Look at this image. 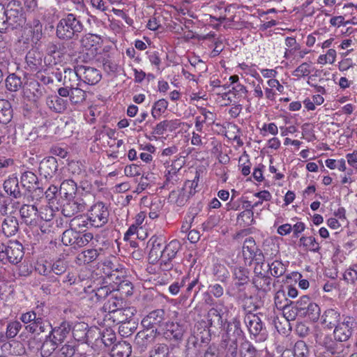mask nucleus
<instances>
[{
    "label": "nucleus",
    "instance_id": "f257e3e1",
    "mask_svg": "<svg viewBox=\"0 0 357 357\" xmlns=\"http://www.w3.org/2000/svg\"><path fill=\"white\" fill-rule=\"evenodd\" d=\"M25 22L23 8L19 0H6L0 3V32L15 29Z\"/></svg>",
    "mask_w": 357,
    "mask_h": 357
},
{
    "label": "nucleus",
    "instance_id": "f03ea898",
    "mask_svg": "<svg viewBox=\"0 0 357 357\" xmlns=\"http://www.w3.org/2000/svg\"><path fill=\"white\" fill-rule=\"evenodd\" d=\"M84 29L82 22L75 15L68 13L61 18L56 26V36L63 40H70L77 37Z\"/></svg>",
    "mask_w": 357,
    "mask_h": 357
},
{
    "label": "nucleus",
    "instance_id": "7ed1b4c3",
    "mask_svg": "<svg viewBox=\"0 0 357 357\" xmlns=\"http://www.w3.org/2000/svg\"><path fill=\"white\" fill-rule=\"evenodd\" d=\"M231 273L234 283L226 290L227 294L238 298L248 297L245 290L250 282V271L244 266H236L232 268Z\"/></svg>",
    "mask_w": 357,
    "mask_h": 357
},
{
    "label": "nucleus",
    "instance_id": "20e7f679",
    "mask_svg": "<svg viewBox=\"0 0 357 357\" xmlns=\"http://www.w3.org/2000/svg\"><path fill=\"white\" fill-rule=\"evenodd\" d=\"M210 340L211 333L208 328L204 327L197 334L194 331L193 333L187 340L185 351L186 356L193 357L199 356L201 354L202 344H207Z\"/></svg>",
    "mask_w": 357,
    "mask_h": 357
},
{
    "label": "nucleus",
    "instance_id": "39448f33",
    "mask_svg": "<svg viewBox=\"0 0 357 357\" xmlns=\"http://www.w3.org/2000/svg\"><path fill=\"white\" fill-rule=\"evenodd\" d=\"M0 260L17 264L21 261L24 257L22 245L17 241H9L7 245L1 244L0 250Z\"/></svg>",
    "mask_w": 357,
    "mask_h": 357
},
{
    "label": "nucleus",
    "instance_id": "423d86ee",
    "mask_svg": "<svg viewBox=\"0 0 357 357\" xmlns=\"http://www.w3.org/2000/svg\"><path fill=\"white\" fill-rule=\"evenodd\" d=\"M73 338L82 343L91 344L93 343V339L99 335V329L96 327L89 328L88 324L84 322L76 323L71 331Z\"/></svg>",
    "mask_w": 357,
    "mask_h": 357
},
{
    "label": "nucleus",
    "instance_id": "0eeeda50",
    "mask_svg": "<svg viewBox=\"0 0 357 357\" xmlns=\"http://www.w3.org/2000/svg\"><path fill=\"white\" fill-rule=\"evenodd\" d=\"M181 248V245L180 242L176 239L165 244L159 260L160 267L162 271H167L173 268L174 259L176 258Z\"/></svg>",
    "mask_w": 357,
    "mask_h": 357
},
{
    "label": "nucleus",
    "instance_id": "6e6552de",
    "mask_svg": "<svg viewBox=\"0 0 357 357\" xmlns=\"http://www.w3.org/2000/svg\"><path fill=\"white\" fill-rule=\"evenodd\" d=\"M93 238L91 233L81 234L73 229L63 231L61 241L65 245H70L74 248H79L86 245Z\"/></svg>",
    "mask_w": 357,
    "mask_h": 357
},
{
    "label": "nucleus",
    "instance_id": "1a4fd4ad",
    "mask_svg": "<svg viewBox=\"0 0 357 357\" xmlns=\"http://www.w3.org/2000/svg\"><path fill=\"white\" fill-rule=\"evenodd\" d=\"M242 253L245 265L250 266L254 261L258 264H263L264 255L252 237L247 238L244 241Z\"/></svg>",
    "mask_w": 357,
    "mask_h": 357
},
{
    "label": "nucleus",
    "instance_id": "9d476101",
    "mask_svg": "<svg viewBox=\"0 0 357 357\" xmlns=\"http://www.w3.org/2000/svg\"><path fill=\"white\" fill-rule=\"evenodd\" d=\"M244 322L250 335L258 337L259 341H264L268 335L266 328L257 314L247 313L244 317Z\"/></svg>",
    "mask_w": 357,
    "mask_h": 357
},
{
    "label": "nucleus",
    "instance_id": "9b49d317",
    "mask_svg": "<svg viewBox=\"0 0 357 357\" xmlns=\"http://www.w3.org/2000/svg\"><path fill=\"white\" fill-rule=\"evenodd\" d=\"M356 324L354 317L343 316L342 320L334 328L333 335L335 340L341 343L347 342L352 335Z\"/></svg>",
    "mask_w": 357,
    "mask_h": 357
},
{
    "label": "nucleus",
    "instance_id": "f8f14e48",
    "mask_svg": "<svg viewBox=\"0 0 357 357\" xmlns=\"http://www.w3.org/2000/svg\"><path fill=\"white\" fill-rule=\"evenodd\" d=\"M158 329L145 328L137 333L135 338V345L140 354L145 351L147 347L155 342L157 335H160Z\"/></svg>",
    "mask_w": 357,
    "mask_h": 357
},
{
    "label": "nucleus",
    "instance_id": "ddd939ff",
    "mask_svg": "<svg viewBox=\"0 0 357 357\" xmlns=\"http://www.w3.org/2000/svg\"><path fill=\"white\" fill-rule=\"evenodd\" d=\"M229 312L228 307L222 301L216 303L215 307H212L207 314L208 325L210 327L214 326L217 319V324L222 327L226 324L227 317Z\"/></svg>",
    "mask_w": 357,
    "mask_h": 357
},
{
    "label": "nucleus",
    "instance_id": "4468645a",
    "mask_svg": "<svg viewBox=\"0 0 357 357\" xmlns=\"http://www.w3.org/2000/svg\"><path fill=\"white\" fill-rule=\"evenodd\" d=\"M109 211L102 203H97L91 207L89 219L91 225L95 227H100L108 222Z\"/></svg>",
    "mask_w": 357,
    "mask_h": 357
},
{
    "label": "nucleus",
    "instance_id": "2eb2a0df",
    "mask_svg": "<svg viewBox=\"0 0 357 357\" xmlns=\"http://www.w3.org/2000/svg\"><path fill=\"white\" fill-rule=\"evenodd\" d=\"M165 312L162 309H157L150 312L142 320V325L145 328L162 329L165 321Z\"/></svg>",
    "mask_w": 357,
    "mask_h": 357
},
{
    "label": "nucleus",
    "instance_id": "dca6fc26",
    "mask_svg": "<svg viewBox=\"0 0 357 357\" xmlns=\"http://www.w3.org/2000/svg\"><path fill=\"white\" fill-rule=\"evenodd\" d=\"M185 330V326L183 324L177 322H168L160 330V334H162L166 340L180 342L183 340Z\"/></svg>",
    "mask_w": 357,
    "mask_h": 357
},
{
    "label": "nucleus",
    "instance_id": "f3484780",
    "mask_svg": "<svg viewBox=\"0 0 357 357\" xmlns=\"http://www.w3.org/2000/svg\"><path fill=\"white\" fill-rule=\"evenodd\" d=\"M165 238L162 236H153L148 242L151 248L149 253V261L151 264L159 261L163 248L165 245Z\"/></svg>",
    "mask_w": 357,
    "mask_h": 357
},
{
    "label": "nucleus",
    "instance_id": "a211bd4d",
    "mask_svg": "<svg viewBox=\"0 0 357 357\" xmlns=\"http://www.w3.org/2000/svg\"><path fill=\"white\" fill-rule=\"evenodd\" d=\"M81 86L82 84H76V86L69 89L59 88L57 92L62 97H68L72 105H79L82 103L86 98V91Z\"/></svg>",
    "mask_w": 357,
    "mask_h": 357
},
{
    "label": "nucleus",
    "instance_id": "6ab92c4d",
    "mask_svg": "<svg viewBox=\"0 0 357 357\" xmlns=\"http://www.w3.org/2000/svg\"><path fill=\"white\" fill-rule=\"evenodd\" d=\"M78 72L81 82L94 85L101 79V74L98 69L86 65L78 64Z\"/></svg>",
    "mask_w": 357,
    "mask_h": 357
},
{
    "label": "nucleus",
    "instance_id": "aec40b11",
    "mask_svg": "<svg viewBox=\"0 0 357 357\" xmlns=\"http://www.w3.org/2000/svg\"><path fill=\"white\" fill-rule=\"evenodd\" d=\"M86 208V204L82 198L71 197L66 199V202L62 206V214L70 218L79 212L84 211Z\"/></svg>",
    "mask_w": 357,
    "mask_h": 357
},
{
    "label": "nucleus",
    "instance_id": "412c9836",
    "mask_svg": "<svg viewBox=\"0 0 357 357\" xmlns=\"http://www.w3.org/2000/svg\"><path fill=\"white\" fill-rule=\"evenodd\" d=\"M36 310L38 311L37 317L33 322L26 326V329L31 333L38 335L46 331L50 332L52 325L49 321L43 319L41 307L38 305Z\"/></svg>",
    "mask_w": 357,
    "mask_h": 357
},
{
    "label": "nucleus",
    "instance_id": "4be33fe9",
    "mask_svg": "<svg viewBox=\"0 0 357 357\" xmlns=\"http://www.w3.org/2000/svg\"><path fill=\"white\" fill-rule=\"evenodd\" d=\"M65 97L58 95H51L47 97L45 103L47 107L56 114L64 113L68 107V100Z\"/></svg>",
    "mask_w": 357,
    "mask_h": 357
},
{
    "label": "nucleus",
    "instance_id": "5701e85b",
    "mask_svg": "<svg viewBox=\"0 0 357 357\" xmlns=\"http://www.w3.org/2000/svg\"><path fill=\"white\" fill-rule=\"evenodd\" d=\"M70 331L71 324L69 322L63 321L58 326L54 328L51 326L48 335L59 345L64 342Z\"/></svg>",
    "mask_w": 357,
    "mask_h": 357
},
{
    "label": "nucleus",
    "instance_id": "b1692460",
    "mask_svg": "<svg viewBox=\"0 0 357 357\" xmlns=\"http://www.w3.org/2000/svg\"><path fill=\"white\" fill-rule=\"evenodd\" d=\"M23 90L28 98L36 101L43 96L44 87L37 80L30 79L24 84Z\"/></svg>",
    "mask_w": 357,
    "mask_h": 357
},
{
    "label": "nucleus",
    "instance_id": "393cba45",
    "mask_svg": "<svg viewBox=\"0 0 357 357\" xmlns=\"http://www.w3.org/2000/svg\"><path fill=\"white\" fill-rule=\"evenodd\" d=\"M134 314L130 308H121L112 313H107L105 315L104 320L112 322L114 324H121L127 321Z\"/></svg>",
    "mask_w": 357,
    "mask_h": 357
},
{
    "label": "nucleus",
    "instance_id": "a878e982",
    "mask_svg": "<svg viewBox=\"0 0 357 357\" xmlns=\"http://www.w3.org/2000/svg\"><path fill=\"white\" fill-rule=\"evenodd\" d=\"M254 272L255 275L252 278V284L255 287L263 292L270 291L271 289V278L263 274L261 272H257V267L255 268Z\"/></svg>",
    "mask_w": 357,
    "mask_h": 357
},
{
    "label": "nucleus",
    "instance_id": "bb28decb",
    "mask_svg": "<svg viewBox=\"0 0 357 357\" xmlns=\"http://www.w3.org/2000/svg\"><path fill=\"white\" fill-rule=\"evenodd\" d=\"M243 331L241 328V321L237 317L234 318L231 321L227 322L225 333L222 335V340H232L237 341V338L241 337Z\"/></svg>",
    "mask_w": 357,
    "mask_h": 357
},
{
    "label": "nucleus",
    "instance_id": "cd10ccee",
    "mask_svg": "<svg viewBox=\"0 0 357 357\" xmlns=\"http://www.w3.org/2000/svg\"><path fill=\"white\" fill-rule=\"evenodd\" d=\"M340 312L333 308L325 310L321 316V324L328 329L335 328L342 320Z\"/></svg>",
    "mask_w": 357,
    "mask_h": 357
},
{
    "label": "nucleus",
    "instance_id": "c85d7f7f",
    "mask_svg": "<svg viewBox=\"0 0 357 357\" xmlns=\"http://www.w3.org/2000/svg\"><path fill=\"white\" fill-rule=\"evenodd\" d=\"M78 72V64L76 65L74 69L65 68L63 72V88H71L77 85H81V79Z\"/></svg>",
    "mask_w": 357,
    "mask_h": 357
},
{
    "label": "nucleus",
    "instance_id": "c756f323",
    "mask_svg": "<svg viewBox=\"0 0 357 357\" xmlns=\"http://www.w3.org/2000/svg\"><path fill=\"white\" fill-rule=\"evenodd\" d=\"M116 340V334L114 331L110 328H105L102 332L99 330V335L93 339V343L100 347L103 344L105 347H108L112 345Z\"/></svg>",
    "mask_w": 357,
    "mask_h": 357
},
{
    "label": "nucleus",
    "instance_id": "7c9ffc66",
    "mask_svg": "<svg viewBox=\"0 0 357 357\" xmlns=\"http://www.w3.org/2000/svg\"><path fill=\"white\" fill-rule=\"evenodd\" d=\"M102 250L88 249L79 253L76 257V263L79 265L88 264L96 260Z\"/></svg>",
    "mask_w": 357,
    "mask_h": 357
},
{
    "label": "nucleus",
    "instance_id": "2f4dec72",
    "mask_svg": "<svg viewBox=\"0 0 357 357\" xmlns=\"http://www.w3.org/2000/svg\"><path fill=\"white\" fill-rule=\"evenodd\" d=\"M132 353V347L126 341H120L114 344L110 351L111 357H129Z\"/></svg>",
    "mask_w": 357,
    "mask_h": 357
},
{
    "label": "nucleus",
    "instance_id": "473e14b6",
    "mask_svg": "<svg viewBox=\"0 0 357 357\" xmlns=\"http://www.w3.org/2000/svg\"><path fill=\"white\" fill-rule=\"evenodd\" d=\"M26 62L31 71H36L42 67V55L36 50H29L26 55Z\"/></svg>",
    "mask_w": 357,
    "mask_h": 357
},
{
    "label": "nucleus",
    "instance_id": "72a5a7b5",
    "mask_svg": "<svg viewBox=\"0 0 357 357\" xmlns=\"http://www.w3.org/2000/svg\"><path fill=\"white\" fill-rule=\"evenodd\" d=\"M181 123L178 119L165 120L158 123L153 128V133L158 135H162L165 131H174L178 128Z\"/></svg>",
    "mask_w": 357,
    "mask_h": 357
},
{
    "label": "nucleus",
    "instance_id": "f704fd0d",
    "mask_svg": "<svg viewBox=\"0 0 357 357\" xmlns=\"http://www.w3.org/2000/svg\"><path fill=\"white\" fill-rule=\"evenodd\" d=\"M58 163L54 157H49L43 159L40 164L39 169L45 177L52 176L57 171Z\"/></svg>",
    "mask_w": 357,
    "mask_h": 357
},
{
    "label": "nucleus",
    "instance_id": "c9c22d12",
    "mask_svg": "<svg viewBox=\"0 0 357 357\" xmlns=\"http://www.w3.org/2000/svg\"><path fill=\"white\" fill-rule=\"evenodd\" d=\"M18 229V220L14 216H7L2 222V231L6 236H14Z\"/></svg>",
    "mask_w": 357,
    "mask_h": 357
},
{
    "label": "nucleus",
    "instance_id": "e433bc0d",
    "mask_svg": "<svg viewBox=\"0 0 357 357\" xmlns=\"http://www.w3.org/2000/svg\"><path fill=\"white\" fill-rule=\"evenodd\" d=\"M322 344L331 354H342L345 349L344 345L342 343L335 340H332L328 335L324 337Z\"/></svg>",
    "mask_w": 357,
    "mask_h": 357
},
{
    "label": "nucleus",
    "instance_id": "4c0bfd02",
    "mask_svg": "<svg viewBox=\"0 0 357 357\" xmlns=\"http://www.w3.org/2000/svg\"><path fill=\"white\" fill-rule=\"evenodd\" d=\"M3 188L5 191L14 198H19L22 193L19 187V181L16 176L9 177L4 181Z\"/></svg>",
    "mask_w": 357,
    "mask_h": 357
},
{
    "label": "nucleus",
    "instance_id": "58836bf2",
    "mask_svg": "<svg viewBox=\"0 0 357 357\" xmlns=\"http://www.w3.org/2000/svg\"><path fill=\"white\" fill-rule=\"evenodd\" d=\"M21 184L23 188L28 191L32 189H40L38 185V178L35 174L31 172H25L21 176Z\"/></svg>",
    "mask_w": 357,
    "mask_h": 357
},
{
    "label": "nucleus",
    "instance_id": "ea45409f",
    "mask_svg": "<svg viewBox=\"0 0 357 357\" xmlns=\"http://www.w3.org/2000/svg\"><path fill=\"white\" fill-rule=\"evenodd\" d=\"M101 42L100 36L92 33H87L83 36L80 40L81 46L85 50H90L99 45Z\"/></svg>",
    "mask_w": 357,
    "mask_h": 357
},
{
    "label": "nucleus",
    "instance_id": "a19ab883",
    "mask_svg": "<svg viewBox=\"0 0 357 357\" xmlns=\"http://www.w3.org/2000/svg\"><path fill=\"white\" fill-rule=\"evenodd\" d=\"M321 309L319 306L311 301L300 317L306 318L311 321H317L320 317Z\"/></svg>",
    "mask_w": 357,
    "mask_h": 357
},
{
    "label": "nucleus",
    "instance_id": "79ce46f5",
    "mask_svg": "<svg viewBox=\"0 0 357 357\" xmlns=\"http://www.w3.org/2000/svg\"><path fill=\"white\" fill-rule=\"evenodd\" d=\"M13 116V110L10 103L4 99L0 100V123H8Z\"/></svg>",
    "mask_w": 357,
    "mask_h": 357
},
{
    "label": "nucleus",
    "instance_id": "37998d69",
    "mask_svg": "<svg viewBox=\"0 0 357 357\" xmlns=\"http://www.w3.org/2000/svg\"><path fill=\"white\" fill-rule=\"evenodd\" d=\"M77 190V184L72 179H68L63 181L59 188V193L63 195L66 199L73 197V195L75 194Z\"/></svg>",
    "mask_w": 357,
    "mask_h": 357
},
{
    "label": "nucleus",
    "instance_id": "c03bdc74",
    "mask_svg": "<svg viewBox=\"0 0 357 357\" xmlns=\"http://www.w3.org/2000/svg\"><path fill=\"white\" fill-rule=\"evenodd\" d=\"M274 303L276 307L281 310L288 309V305H292L293 302L290 301L286 295L284 290L279 289L275 294Z\"/></svg>",
    "mask_w": 357,
    "mask_h": 357
},
{
    "label": "nucleus",
    "instance_id": "a18cd8bd",
    "mask_svg": "<svg viewBox=\"0 0 357 357\" xmlns=\"http://www.w3.org/2000/svg\"><path fill=\"white\" fill-rule=\"evenodd\" d=\"M221 348L224 349L223 354L225 357H236L238 344L237 341L232 340H222L220 345Z\"/></svg>",
    "mask_w": 357,
    "mask_h": 357
},
{
    "label": "nucleus",
    "instance_id": "49530a36",
    "mask_svg": "<svg viewBox=\"0 0 357 357\" xmlns=\"http://www.w3.org/2000/svg\"><path fill=\"white\" fill-rule=\"evenodd\" d=\"M299 245L313 252H318L321 248L319 243L312 236H302L299 240Z\"/></svg>",
    "mask_w": 357,
    "mask_h": 357
},
{
    "label": "nucleus",
    "instance_id": "de8ad7c7",
    "mask_svg": "<svg viewBox=\"0 0 357 357\" xmlns=\"http://www.w3.org/2000/svg\"><path fill=\"white\" fill-rule=\"evenodd\" d=\"M58 346L59 344L50 335H47L40 348L41 356L43 357H49Z\"/></svg>",
    "mask_w": 357,
    "mask_h": 357
},
{
    "label": "nucleus",
    "instance_id": "09e8293b",
    "mask_svg": "<svg viewBox=\"0 0 357 357\" xmlns=\"http://www.w3.org/2000/svg\"><path fill=\"white\" fill-rule=\"evenodd\" d=\"M123 301L116 296H112L104 304L102 309L107 313H112L123 308Z\"/></svg>",
    "mask_w": 357,
    "mask_h": 357
},
{
    "label": "nucleus",
    "instance_id": "8fccbe9b",
    "mask_svg": "<svg viewBox=\"0 0 357 357\" xmlns=\"http://www.w3.org/2000/svg\"><path fill=\"white\" fill-rule=\"evenodd\" d=\"M213 273L217 280L226 282L229 277V272L223 264H215L213 266Z\"/></svg>",
    "mask_w": 357,
    "mask_h": 357
},
{
    "label": "nucleus",
    "instance_id": "3c124183",
    "mask_svg": "<svg viewBox=\"0 0 357 357\" xmlns=\"http://www.w3.org/2000/svg\"><path fill=\"white\" fill-rule=\"evenodd\" d=\"M58 283L59 280L57 278L50 275L47 282L43 280L40 289L44 294L47 295L51 294L56 291V287L58 286Z\"/></svg>",
    "mask_w": 357,
    "mask_h": 357
},
{
    "label": "nucleus",
    "instance_id": "603ef678",
    "mask_svg": "<svg viewBox=\"0 0 357 357\" xmlns=\"http://www.w3.org/2000/svg\"><path fill=\"white\" fill-rule=\"evenodd\" d=\"M6 85L9 91H17L21 88L22 82L20 77L15 74H10L6 79Z\"/></svg>",
    "mask_w": 357,
    "mask_h": 357
},
{
    "label": "nucleus",
    "instance_id": "864d4df0",
    "mask_svg": "<svg viewBox=\"0 0 357 357\" xmlns=\"http://www.w3.org/2000/svg\"><path fill=\"white\" fill-rule=\"evenodd\" d=\"M168 107V102L165 99H160L156 101L152 108L151 115L154 119L160 116L161 113L165 112Z\"/></svg>",
    "mask_w": 357,
    "mask_h": 357
},
{
    "label": "nucleus",
    "instance_id": "5fc2aeb1",
    "mask_svg": "<svg viewBox=\"0 0 357 357\" xmlns=\"http://www.w3.org/2000/svg\"><path fill=\"white\" fill-rule=\"evenodd\" d=\"M168 347L165 344H158L149 351V357H168Z\"/></svg>",
    "mask_w": 357,
    "mask_h": 357
},
{
    "label": "nucleus",
    "instance_id": "6e6d98bb",
    "mask_svg": "<svg viewBox=\"0 0 357 357\" xmlns=\"http://www.w3.org/2000/svg\"><path fill=\"white\" fill-rule=\"evenodd\" d=\"M269 270L271 275L275 278L282 276L286 271L284 265L280 261L275 260L271 264H268Z\"/></svg>",
    "mask_w": 357,
    "mask_h": 357
},
{
    "label": "nucleus",
    "instance_id": "4d7b16f0",
    "mask_svg": "<svg viewBox=\"0 0 357 357\" xmlns=\"http://www.w3.org/2000/svg\"><path fill=\"white\" fill-rule=\"evenodd\" d=\"M293 352L296 357H307L309 355L308 347L303 340L297 341L295 343Z\"/></svg>",
    "mask_w": 357,
    "mask_h": 357
},
{
    "label": "nucleus",
    "instance_id": "13d9d810",
    "mask_svg": "<svg viewBox=\"0 0 357 357\" xmlns=\"http://www.w3.org/2000/svg\"><path fill=\"white\" fill-rule=\"evenodd\" d=\"M257 350L248 341L243 342L241 345L240 354L241 357H255Z\"/></svg>",
    "mask_w": 357,
    "mask_h": 357
},
{
    "label": "nucleus",
    "instance_id": "bf43d9fd",
    "mask_svg": "<svg viewBox=\"0 0 357 357\" xmlns=\"http://www.w3.org/2000/svg\"><path fill=\"white\" fill-rule=\"evenodd\" d=\"M22 328V324L20 321H15L10 322L7 325L6 337L13 338L15 337Z\"/></svg>",
    "mask_w": 357,
    "mask_h": 357
},
{
    "label": "nucleus",
    "instance_id": "052dcab7",
    "mask_svg": "<svg viewBox=\"0 0 357 357\" xmlns=\"http://www.w3.org/2000/svg\"><path fill=\"white\" fill-rule=\"evenodd\" d=\"M51 273H54L57 275H60L65 273L67 269V262L63 259H58L50 265Z\"/></svg>",
    "mask_w": 357,
    "mask_h": 357
},
{
    "label": "nucleus",
    "instance_id": "680f3d73",
    "mask_svg": "<svg viewBox=\"0 0 357 357\" xmlns=\"http://www.w3.org/2000/svg\"><path fill=\"white\" fill-rule=\"evenodd\" d=\"M239 163L241 166V173L244 176H248L250 173L251 162L250 161L249 155L245 151L239 158Z\"/></svg>",
    "mask_w": 357,
    "mask_h": 357
},
{
    "label": "nucleus",
    "instance_id": "e2e57ef3",
    "mask_svg": "<svg viewBox=\"0 0 357 357\" xmlns=\"http://www.w3.org/2000/svg\"><path fill=\"white\" fill-rule=\"evenodd\" d=\"M311 73L310 64L306 62L299 65L292 73L293 76L300 78L307 76Z\"/></svg>",
    "mask_w": 357,
    "mask_h": 357
},
{
    "label": "nucleus",
    "instance_id": "0e129e2a",
    "mask_svg": "<svg viewBox=\"0 0 357 357\" xmlns=\"http://www.w3.org/2000/svg\"><path fill=\"white\" fill-rule=\"evenodd\" d=\"M135 328L134 323L127 320L119 325V333L123 337H128L132 335Z\"/></svg>",
    "mask_w": 357,
    "mask_h": 357
},
{
    "label": "nucleus",
    "instance_id": "69168bd1",
    "mask_svg": "<svg viewBox=\"0 0 357 357\" xmlns=\"http://www.w3.org/2000/svg\"><path fill=\"white\" fill-rule=\"evenodd\" d=\"M311 301H312L309 296H303L296 302H293L292 305H294V307L298 311V316H301L307 306H309V304Z\"/></svg>",
    "mask_w": 357,
    "mask_h": 357
},
{
    "label": "nucleus",
    "instance_id": "338daca9",
    "mask_svg": "<svg viewBox=\"0 0 357 357\" xmlns=\"http://www.w3.org/2000/svg\"><path fill=\"white\" fill-rule=\"evenodd\" d=\"M343 278L347 283H354L357 280V265L347 268L343 274Z\"/></svg>",
    "mask_w": 357,
    "mask_h": 357
},
{
    "label": "nucleus",
    "instance_id": "774afa93",
    "mask_svg": "<svg viewBox=\"0 0 357 357\" xmlns=\"http://www.w3.org/2000/svg\"><path fill=\"white\" fill-rule=\"evenodd\" d=\"M36 210L37 208L33 205H23L20 210V213L24 222H25L26 219H28L29 217L33 215Z\"/></svg>",
    "mask_w": 357,
    "mask_h": 357
}]
</instances>
